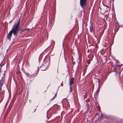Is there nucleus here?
Wrapping results in <instances>:
<instances>
[{"mask_svg":"<svg viewBox=\"0 0 123 123\" xmlns=\"http://www.w3.org/2000/svg\"><path fill=\"white\" fill-rule=\"evenodd\" d=\"M19 21H18L17 23L15 24L12 30L10 31L12 33H13V34L15 36L17 35L16 34L19 27Z\"/></svg>","mask_w":123,"mask_h":123,"instance_id":"1","label":"nucleus"},{"mask_svg":"<svg viewBox=\"0 0 123 123\" xmlns=\"http://www.w3.org/2000/svg\"><path fill=\"white\" fill-rule=\"evenodd\" d=\"M87 1V0H80V5L83 9H84L86 6Z\"/></svg>","mask_w":123,"mask_h":123,"instance_id":"2","label":"nucleus"},{"mask_svg":"<svg viewBox=\"0 0 123 123\" xmlns=\"http://www.w3.org/2000/svg\"><path fill=\"white\" fill-rule=\"evenodd\" d=\"M79 58L77 60L78 61V64L79 65H80V62L81 61V54L80 53H79Z\"/></svg>","mask_w":123,"mask_h":123,"instance_id":"3","label":"nucleus"},{"mask_svg":"<svg viewBox=\"0 0 123 123\" xmlns=\"http://www.w3.org/2000/svg\"><path fill=\"white\" fill-rule=\"evenodd\" d=\"M74 80V79L73 78H72L71 80H70V92H71L72 91V87L71 86L72 85L73 83V80Z\"/></svg>","mask_w":123,"mask_h":123,"instance_id":"4","label":"nucleus"},{"mask_svg":"<svg viewBox=\"0 0 123 123\" xmlns=\"http://www.w3.org/2000/svg\"><path fill=\"white\" fill-rule=\"evenodd\" d=\"M90 32H92L93 31V28L92 25L90 23Z\"/></svg>","mask_w":123,"mask_h":123,"instance_id":"5","label":"nucleus"},{"mask_svg":"<svg viewBox=\"0 0 123 123\" xmlns=\"http://www.w3.org/2000/svg\"><path fill=\"white\" fill-rule=\"evenodd\" d=\"M12 32H11L10 31L9 32L7 37L8 39H10L11 38L12 36Z\"/></svg>","mask_w":123,"mask_h":123,"instance_id":"6","label":"nucleus"},{"mask_svg":"<svg viewBox=\"0 0 123 123\" xmlns=\"http://www.w3.org/2000/svg\"><path fill=\"white\" fill-rule=\"evenodd\" d=\"M3 83V80H1L0 81V91L1 90V88L2 86Z\"/></svg>","mask_w":123,"mask_h":123,"instance_id":"7","label":"nucleus"},{"mask_svg":"<svg viewBox=\"0 0 123 123\" xmlns=\"http://www.w3.org/2000/svg\"><path fill=\"white\" fill-rule=\"evenodd\" d=\"M115 74L116 75H117V74L118 73L119 74H120V72L118 71H117V70L115 69Z\"/></svg>","mask_w":123,"mask_h":123,"instance_id":"8","label":"nucleus"},{"mask_svg":"<svg viewBox=\"0 0 123 123\" xmlns=\"http://www.w3.org/2000/svg\"><path fill=\"white\" fill-rule=\"evenodd\" d=\"M102 35H102V34L100 33L99 35H98V37L99 38H101V37Z\"/></svg>","mask_w":123,"mask_h":123,"instance_id":"9","label":"nucleus"},{"mask_svg":"<svg viewBox=\"0 0 123 123\" xmlns=\"http://www.w3.org/2000/svg\"><path fill=\"white\" fill-rule=\"evenodd\" d=\"M104 32V31H101V32L100 33L102 34V35H103Z\"/></svg>","mask_w":123,"mask_h":123,"instance_id":"10","label":"nucleus"},{"mask_svg":"<svg viewBox=\"0 0 123 123\" xmlns=\"http://www.w3.org/2000/svg\"><path fill=\"white\" fill-rule=\"evenodd\" d=\"M56 97V95L55 94V96L54 97H53V98L52 99H52H54Z\"/></svg>","mask_w":123,"mask_h":123,"instance_id":"11","label":"nucleus"},{"mask_svg":"<svg viewBox=\"0 0 123 123\" xmlns=\"http://www.w3.org/2000/svg\"><path fill=\"white\" fill-rule=\"evenodd\" d=\"M100 116L101 118H102L103 117V116L102 115H100Z\"/></svg>","mask_w":123,"mask_h":123,"instance_id":"12","label":"nucleus"},{"mask_svg":"<svg viewBox=\"0 0 123 123\" xmlns=\"http://www.w3.org/2000/svg\"><path fill=\"white\" fill-rule=\"evenodd\" d=\"M118 62V60H117L116 61V63H117Z\"/></svg>","mask_w":123,"mask_h":123,"instance_id":"13","label":"nucleus"},{"mask_svg":"<svg viewBox=\"0 0 123 123\" xmlns=\"http://www.w3.org/2000/svg\"><path fill=\"white\" fill-rule=\"evenodd\" d=\"M84 73H85L84 72H83V74H84Z\"/></svg>","mask_w":123,"mask_h":123,"instance_id":"14","label":"nucleus"}]
</instances>
